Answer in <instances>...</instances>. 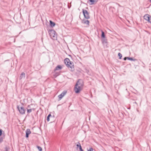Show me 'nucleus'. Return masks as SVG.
<instances>
[{
	"mask_svg": "<svg viewBox=\"0 0 151 151\" xmlns=\"http://www.w3.org/2000/svg\"><path fill=\"white\" fill-rule=\"evenodd\" d=\"M84 86V82L81 79H79L77 82L74 88V90L76 93H79L82 90Z\"/></svg>",
	"mask_w": 151,
	"mask_h": 151,
	"instance_id": "f257e3e1",
	"label": "nucleus"
},
{
	"mask_svg": "<svg viewBox=\"0 0 151 151\" xmlns=\"http://www.w3.org/2000/svg\"><path fill=\"white\" fill-rule=\"evenodd\" d=\"M64 62L67 67L68 68H70L71 71H73L74 70L73 63L70 61L68 58H65L64 60Z\"/></svg>",
	"mask_w": 151,
	"mask_h": 151,
	"instance_id": "f03ea898",
	"label": "nucleus"
},
{
	"mask_svg": "<svg viewBox=\"0 0 151 151\" xmlns=\"http://www.w3.org/2000/svg\"><path fill=\"white\" fill-rule=\"evenodd\" d=\"M49 35L51 38L53 40L57 39V35L56 32L53 29L50 30L48 31Z\"/></svg>",
	"mask_w": 151,
	"mask_h": 151,
	"instance_id": "7ed1b4c3",
	"label": "nucleus"
},
{
	"mask_svg": "<svg viewBox=\"0 0 151 151\" xmlns=\"http://www.w3.org/2000/svg\"><path fill=\"white\" fill-rule=\"evenodd\" d=\"M82 12L83 14L84 17L87 19H88L90 18V17L89 13L88 11L84 9H82Z\"/></svg>",
	"mask_w": 151,
	"mask_h": 151,
	"instance_id": "20e7f679",
	"label": "nucleus"
},
{
	"mask_svg": "<svg viewBox=\"0 0 151 151\" xmlns=\"http://www.w3.org/2000/svg\"><path fill=\"white\" fill-rule=\"evenodd\" d=\"M17 108L20 114H25V110L24 108V107H19V106H17Z\"/></svg>",
	"mask_w": 151,
	"mask_h": 151,
	"instance_id": "39448f33",
	"label": "nucleus"
},
{
	"mask_svg": "<svg viewBox=\"0 0 151 151\" xmlns=\"http://www.w3.org/2000/svg\"><path fill=\"white\" fill-rule=\"evenodd\" d=\"M101 42L103 45L107 46L108 45V42L107 39L106 38H102Z\"/></svg>",
	"mask_w": 151,
	"mask_h": 151,
	"instance_id": "423d86ee",
	"label": "nucleus"
},
{
	"mask_svg": "<svg viewBox=\"0 0 151 151\" xmlns=\"http://www.w3.org/2000/svg\"><path fill=\"white\" fill-rule=\"evenodd\" d=\"M66 91H64L58 96L59 99L60 100L66 94Z\"/></svg>",
	"mask_w": 151,
	"mask_h": 151,
	"instance_id": "0eeeda50",
	"label": "nucleus"
},
{
	"mask_svg": "<svg viewBox=\"0 0 151 151\" xmlns=\"http://www.w3.org/2000/svg\"><path fill=\"white\" fill-rule=\"evenodd\" d=\"M31 132L29 129H27L26 131V137L28 138L29 137V135L31 133Z\"/></svg>",
	"mask_w": 151,
	"mask_h": 151,
	"instance_id": "6e6552de",
	"label": "nucleus"
},
{
	"mask_svg": "<svg viewBox=\"0 0 151 151\" xmlns=\"http://www.w3.org/2000/svg\"><path fill=\"white\" fill-rule=\"evenodd\" d=\"M82 22L83 24H86L88 26H89L90 22L88 20H86L85 19H83L82 20Z\"/></svg>",
	"mask_w": 151,
	"mask_h": 151,
	"instance_id": "1a4fd4ad",
	"label": "nucleus"
},
{
	"mask_svg": "<svg viewBox=\"0 0 151 151\" xmlns=\"http://www.w3.org/2000/svg\"><path fill=\"white\" fill-rule=\"evenodd\" d=\"M150 17L151 16H150L148 14H146L144 16V18L145 20L148 21L150 19Z\"/></svg>",
	"mask_w": 151,
	"mask_h": 151,
	"instance_id": "9d476101",
	"label": "nucleus"
},
{
	"mask_svg": "<svg viewBox=\"0 0 151 151\" xmlns=\"http://www.w3.org/2000/svg\"><path fill=\"white\" fill-rule=\"evenodd\" d=\"M62 68V67L61 65H57L54 69V71H55L56 70H61Z\"/></svg>",
	"mask_w": 151,
	"mask_h": 151,
	"instance_id": "9b49d317",
	"label": "nucleus"
},
{
	"mask_svg": "<svg viewBox=\"0 0 151 151\" xmlns=\"http://www.w3.org/2000/svg\"><path fill=\"white\" fill-rule=\"evenodd\" d=\"M25 76V73L24 72H22L19 76L20 80H21L23 78H24Z\"/></svg>",
	"mask_w": 151,
	"mask_h": 151,
	"instance_id": "f8f14e48",
	"label": "nucleus"
},
{
	"mask_svg": "<svg viewBox=\"0 0 151 151\" xmlns=\"http://www.w3.org/2000/svg\"><path fill=\"white\" fill-rule=\"evenodd\" d=\"M50 26L52 27H54L55 25V23L51 20L50 21Z\"/></svg>",
	"mask_w": 151,
	"mask_h": 151,
	"instance_id": "ddd939ff",
	"label": "nucleus"
},
{
	"mask_svg": "<svg viewBox=\"0 0 151 151\" xmlns=\"http://www.w3.org/2000/svg\"><path fill=\"white\" fill-rule=\"evenodd\" d=\"M35 110V109L34 108H30V109H27V112L28 114L32 112V111L33 110L34 111Z\"/></svg>",
	"mask_w": 151,
	"mask_h": 151,
	"instance_id": "4468645a",
	"label": "nucleus"
},
{
	"mask_svg": "<svg viewBox=\"0 0 151 151\" xmlns=\"http://www.w3.org/2000/svg\"><path fill=\"white\" fill-rule=\"evenodd\" d=\"M89 1L91 3L90 4V5L95 4L97 2V1H96L95 0H89Z\"/></svg>",
	"mask_w": 151,
	"mask_h": 151,
	"instance_id": "2eb2a0df",
	"label": "nucleus"
},
{
	"mask_svg": "<svg viewBox=\"0 0 151 151\" xmlns=\"http://www.w3.org/2000/svg\"><path fill=\"white\" fill-rule=\"evenodd\" d=\"M101 37L102 38H105V35L104 32L102 30H101Z\"/></svg>",
	"mask_w": 151,
	"mask_h": 151,
	"instance_id": "dca6fc26",
	"label": "nucleus"
},
{
	"mask_svg": "<svg viewBox=\"0 0 151 151\" xmlns=\"http://www.w3.org/2000/svg\"><path fill=\"white\" fill-rule=\"evenodd\" d=\"M127 59L129 60H130L131 61H135L137 60L136 59H133L132 58H130L129 57H127Z\"/></svg>",
	"mask_w": 151,
	"mask_h": 151,
	"instance_id": "f3484780",
	"label": "nucleus"
},
{
	"mask_svg": "<svg viewBox=\"0 0 151 151\" xmlns=\"http://www.w3.org/2000/svg\"><path fill=\"white\" fill-rule=\"evenodd\" d=\"M52 118V116L50 114H49L47 116V122H49L50 121V118Z\"/></svg>",
	"mask_w": 151,
	"mask_h": 151,
	"instance_id": "a211bd4d",
	"label": "nucleus"
},
{
	"mask_svg": "<svg viewBox=\"0 0 151 151\" xmlns=\"http://www.w3.org/2000/svg\"><path fill=\"white\" fill-rule=\"evenodd\" d=\"M10 148L8 146H6L5 148V151H9Z\"/></svg>",
	"mask_w": 151,
	"mask_h": 151,
	"instance_id": "6ab92c4d",
	"label": "nucleus"
},
{
	"mask_svg": "<svg viewBox=\"0 0 151 151\" xmlns=\"http://www.w3.org/2000/svg\"><path fill=\"white\" fill-rule=\"evenodd\" d=\"M87 150L88 151H93V149L92 147H90L89 149L87 148Z\"/></svg>",
	"mask_w": 151,
	"mask_h": 151,
	"instance_id": "aec40b11",
	"label": "nucleus"
},
{
	"mask_svg": "<svg viewBox=\"0 0 151 151\" xmlns=\"http://www.w3.org/2000/svg\"><path fill=\"white\" fill-rule=\"evenodd\" d=\"M4 136L3 137H1L0 138V143L2 142L3 141V139L4 138Z\"/></svg>",
	"mask_w": 151,
	"mask_h": 151,
	"instance_id": "412c9836",
	"label": "nucleus"
},
{
	"mask_svg": "<svg viewBox=\"0 0 151 151\" xmlns=\"http://www.w3.org/2000/svg\"><path fill=\"white\" fill-rule=\"evenodd\" d=\"M37 147L39 151H42V148L40 146H37Z\"/></svg>",
	"mask_w": 151,
	"mask_h": 151,
	"instance_id": "4be33fe9",
	"label": "nucleus"
},
{
	"mask_svg": "<svg viewBox=\"0 0 151 151\" xmlns=\"http://www.w3.org/2000/svg\"><path fill=\"white\" fill-rule=\"evenodd\" d=\"M118 56L119 57V59H121L122 58V55L119 52L118 54Z\"/></svg>",
	"mask_w": 151,
	"mask_h": 151,
	"instance_id": "5701e85b",
	"label": "nucleus"
},
{
	"mask_svg": "<svg viewBox=\"0 0 151 151\" xmlns=\"http://www.w3.org/2000/svg\"><path fill=\"white\" fill-rule=\"evenodd\" d=\"M77 147H79L80 146H81L79 142H78L77 144L76 145Z\"/></svg>",
	"mask_w": 151,
	"mask_h": 151,
	"instance_id": "b1692460",
	"label": "nucleus"
},
{
	"mask_svg": "<svg viewBox=\"0 0 151 151\" xmlns=\"http://www.w3.org/2000/svg\"><path fill=\"white\" fill-rule=\"evenodd\" d=\"M59 75V73H55V75H54V76L55 77H56L57 76H58Z\"/></svg>",
	"mask_w": 151,
	"mask_h": 151,
	"instance_id": "393cba45",
	"label": "nucleus"
},
{
	"mask_svg": "<svg viewBox=\"0 0 151 151\" xmlns=\"http://www.w3.org/2000/svg\"><path fill=\"white\" fill-rule=\"evenodd\" d=\"M2 130L1 129H0V136L2 134Z\"/></svg>",
	"mask_w": 151,
	"mask_h": 151,
	"instance_id": "a878e982",
	"label": "nucleus"
},
{
	"mask_svg": "<svg viewBox=\"0 0 151 151\" xmlns=\"http://www.w3.org/2000/svg\"><path fill=\"white\" fill-rule=\"evenodd\" d=\"M79 149H80V151H83V150L82 149L81 146H80V147H79Z\"/></svg>",
	"mask_w": 151,
	"mask_h": 151,
	"instance_id": "bb28decb",
	"label": "nucleus"
},
{
	"mask_svg": "<svg viewBox=\"0 0 151 151\" xmlns=\"http://www.w3.org/2000/svg\"><path fill=\"white\" fill-rule=\"evenodd\" d=\"M148 22L151 24V17L150 18V19L149 20Z\"/></svg>",
	"mask_w": 151,
	"mask_h": 151,
	"instance_id": "cd10ccee",
	"label": "nucleus"
},
{
	"mask_svg": "<svg viewBox=\"0 0 151 151\" xmlns=\"http://www.w3.org/2000/svg\"><path fill=\"white\" fill-rule=\"evenodd\" d=\"M31 105H29L28 106H27V107L28 108H29V109H30V108H31Z\"/></svg>",
	"mask_w": 151,
	"mask_h": 151,
	"instance_id": "c85d7f7f",
	"label": "nucleus"
},
{
	"mask_svg": "<svg viewBox=\"0 0 151 151\" xmlns=\"http://www.w3.org/2000/svg\"><path fill=\"white\" fill-rule=\"evenodd\" d=\"M127 57H124L123 59L124 60H127Z\"/></svg>",
	"mask_w": 151,
	"mask_h": 151,
	"instance_id": "c756f323",
	"label": "nucleus"
},
{
	"mask_svg": "<svg viewBox=\"0 0 151 151\" xmlns=\"http://www.w3.org/2000/svg\"><path fill=\"white\" fill-rule=\"evenodd\" d=\"M134 103L136 104H137V103L136 102H135Z\"/></svg>",
	"mask_w": 151,
	"mask_h": 151,
	"instance_id": "7c9ffc66",
	"label": "nucleus"
},
{
	"mask_svg": "<svg viewBox=\"0 0 151 151\" xmlns=\"http://www.w3.org/2000/svg\"><path fill=\"white\" fill-rule=\"evenodd\" d=\"M149 1L151 3V0H150Z\"/></svg>",
	"mask_w": 151,
	"mask_h": 151,
	"instance_id": "2f4dec72",
	"label": "nucleus"
}]
</instances>
